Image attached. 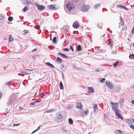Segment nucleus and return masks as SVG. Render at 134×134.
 <instances>
[{
	"instance_id": "nucleus-10",
	"label": "nucleus",
	"mask_w": 134,
	"mask_h": 134,
	"mask_svg": "<svg viewBox=\"0 0 134 134\" xmlns=\"http://www.w3.org/2000/svg\"><path fill=\"white\" fill-rule=\"evenodd\" d=\"M38 10L39 11H41L45 8L44 6L42 5H38L37 6Z\"/></svg>"
},
{
	"instance_id": "nucleus-22",
	"label": "nucleus",
	"mask_w": 134,
	"mask_h": 134,
	"mask_svg": "<svg viewBox=\"0 0 134 134\" xmlns=\"http://www.w3.org/2000/svg\"><path fill=\"white\" fill-rule=\"evenodd\" d=\"M60 89L62 90L63 88V87L62 83V82H60Z\"/></svg>"
},
{
	"instance_id": "nucleus-4",
	"label": "nucleus",
	"mask_w": 134,
	"mask_h": 134,
	"mask_svg": "<svg viewBox=\"0 0 134 134\" xmlns=\"http://www.w3.org/2000/svg\"><path fill=\"white\" fill-rule=\"evenodd\" d=\"M67 7L69 10L70 11L74 7V5L70 2H69L66 5Z\"/></svg>"
},
{
	"instance_id": "nucleus-36",
	"label": "nucleus",
	"mask_w": 134,
	"mask_h": 134,
	"mask_svg": "<svg viewBox=\"0 0 134 134\" xmlns=\"http://www.w3.org/2000/svg\"><path fill=\"white\" fill-rule=\"evenodd\" d=\"M8 20L9 21H12L13 19V18L12 17L10 16L8 18Z\"/></svg>"
},
{
	"instance_id": "nucleus-14",
	"label": "nucleus",
	"mask_w": 134,
	"mask_h": 134,
	"mask_svg": "<svg viewBox=\"0 0 134 134\" xmlns=\"http://www.w3.org/2000/svg\"><path fill=\"white\" fill-rule=\"evenodd\" d=\"M56 61L59 63H61L62 61V59L60 58L59 57H58L56 59Z\"/></svg>"
},
{
	"instance_id": "nucleus-16",
	"label": "nucleus",
	"mask_w": 134,
	"mask_h": 134,
	"mask_svg": "<svg viewBox=\"0 0 134 134\" xmlns=\"http://www.w3.org/2000/svg\"><path fill=\"white\" fill-rule=\"evenodd\" d=\"M94 111H96L98 110V108L97 105L96 104H94Z\"/></svg>"
},
{
	"instance_id": "nucleus-54",
	"label": "nucleus",
	"mask_w": 134,
	"mask_h": 134,
	"mask_svg": "<svg viewBox=\"0 0 134 134\" xmlns=\"http://www.w3.org/2000/svg\"><path fill=\"white\" fill-rule=\"evenodd\" d=\"M41 101V100H38L37 102H40Z\"/></svg>"
},
{
	"instance_id": "nucleus-43",
	"label": "nucleus",
	"mask_w": 134,
	"mask_h": 134,
	"mask_svg": "<svg viewBox=\"0 0 134 134\" xmlns=\"http://www.w3.org/2000/svg\"><path fill=\"white\" fill-rule=\"evenodd\" d=\"M69 49L67 48H65V49H63V50L64 51H68L69 50Z\"/></svg>"
},
{
	"instance_id": "nucleus-45",
	"label": "nucleus",
	"mask_w": 134,
	"mask_h": 134,
	"mask_svg": "<svg viewBox=\"0 0 134 134\" xmlns=\"http://www.w3.org/2000/svg\"><path fill=\"white\" fill-rule=\"evenodd\" d=\"M24 32H25V33H27L29 32V31L26 30H24Z\"/></svg>"
},
{
	"instance_id": "nucleus-1",
	"label": "nucleus",
	"mask_w": 134,
	"mask_h": 134,
	"mask_svg": "<svg viewBox=\"0 0 134 134\" xmlns=\"http://www.w3.org/2000/svg\"><path fill=\"white\" fill-rule=\"evenodd\" d=\"M47 7L49 10H56L59 8V7L56 4H52L47 5Z\"/></svg>"
},
{
	"instance_id": "nucleus-51",
	"label": "nucleus",
	"mask_w": 134,
	"mask_h": 134,
	"mask_svg": "<svg viewBox=\"0 0 134 134\" xmlns=\"http://www.w3.org/2000/svg\"><path fill=\"white\" fill-rule=\"evenodd\" d=\"M132 120L133 122L134 123V119L133 118L132 119Z\"/></svg>"
},
{
	"instance_id": "nucleus-11",
	"label": "nucleus",
	"mask_w": 134,
	"mask_h": 134,
	"mask_svg": "<svg viewBox=\"0 0 134 134\" xmlns=\"http://www.w3.org/2000/svg\"><path fill=\"white\" fill-rule=\"evenodd\" d=\"M120 22L119 23V24L121 26L124 25V21L121 16L120 17Z\"/></svg>"
},
{
	"instance_id": "nucleus-49",
	"label": "nucleus",
	"mask_w": 134,
	"mask_h": 134,
	"mask_svg": "<svg viewBox=\"0 0 134 134\" xmlns=\"http://www.w3.org/2000/svg\"><path fill=\"white\" fill-rule=\"evenodd\" d=\"M37 50V49L35 48V49H34L33 50H32V52H34L35 51H36Z\"/></svg>"
},
{
	"instance_id": "nucleus-46",
	"label": "nucleus",
	"mask_w": 134,
	"mask_h": 134,
	"mask_svg": "<svg viewBox=\"0 0 134 134\" xmlns=\"http://www.w3.org/2000/svg\"><path fill=\"white\" fill-rule=\"evenodd\" d=\"M12 82V81H10L9 82H6V83L5 84L6 85H7V84H9L10 83H11Z\"/></svg>"
},
{
	"instance_id": "nucleus-9",
	"label": "nucleus",
	"mask_w": 134,
	"mask_h": 134,
	"mask_svg": "<svg viewBox=\"0 0 134 134\" xmlns=\"http://www.w3.org/2000/svg\"><path fill=\"white\" fill-rule=\"evenodd\" d=\"M88 93H93L94 92V89L92 87H88Z\"/></svg>"
},
{
	"instance_id": "nucleus-32",
	"label": "nucleus",
	"mask_w": 134,
	"mask_h": 134,
	"mask_svg": "<svg viewBox=\"0 0 134 134\" xmlns=\"http://www.w3.org/2000/svg\"><path fill=\"white\" fill-rule=\"evenodd\" d=\"M109 44L110 46L112 47V42L113 41L111 39H110L109 40Z\"/></svg>"
},
{
	"instance_id": "nucleus-27",
	"label": "nucleus",
	"mask_w": 134,
	"mask_h": 134,
	"mask_svg": "<svg viewBox=\"0 0 134 134\" xmlns=\"http://www.w3.org/2000/svg\"><path fill=\"white\" fill-rule=\"evenodd\" d=\"M28 9V8L27 7H25L23 9V12H25L27 11Z\"/></svg>"
},
{
	"instance_id": "nucleus-33",
	"label": "nucleus",
	"mask_w": 134,
	"mask_h": 134,
	"mask_svg": "<svg viewBox=\"0 0 134 134\" xmlns=\"http://www.w3.org/2000/svg\"><path fill=\"white\" fill-rule=\"evenodd\" d=\"M116 115L118 116V117L119 118H121V119H123L122 115L121 114H120L119 113H118V114Z\"/></svg>"
},
{
	"instance_id": "nucleus-3",
	"label": "nucleus",
	"mask_w": 134,
	"mask_h": 134,
	"mask_svg": "<svg viewBox=\"0 0 134 134\" xmlns=\"http://www.w3.org/2000/svg\"><path fill=\"white\" fill-rule=\"evenodd\" d=\"M106 84L107 86L110 89H112L113 88V84L109 81H107Z\"/></svg>"
},
{
	"instance_id": "nucleus-13",
	"label": "nucleus",
	"mask_w": 134,
	"mask_h": 134,
	"mask_svg": "<svg viewBox=\"0 0 134 134\" xmlns=\"http://www.w3.org/2000/svg\"><path fill=\"white\" fill-rule=\"evenodd\" d=\"M88 110H87L86 111H85L84 113L83 112H82L81 116L82 117L83 116H84V115L83 114H84L86 115H87L88 114Z\"/></svg>"
},
{
	"instance_id": "nucleus-7",
	"label": "nucleus",
	"mask_w": 134,
	"mask_h": 134,
	"mask_svg": "<svg viewBox=\"0 0 134 134\" xmlns=\"http://www.w3.org/2000/svg\"><path fill=\"white\" fill-rule=\"evenodd\" d=\"M73 26L74 28H77L79 26V22L75 21L73 24Z\"/></svg>"
},
{
	"instance_id": "nucleus-29",
	"label": "nucleus",
	"mask_w": 134,
	"mask_h": 134,
	"mask_svg": "<svg viewBox=\"0 0 134 134\" xmlns=\"http://www.w3.org/2000/svg\"><path fill=\"white\" fill-rule=\"evenodd\" d=\"M122 132L120 130H118L116 131V133L117 134H121Z\"/></svg>"
},
{
	"instance_id": "nucleus-26",
	"label": "nucleus",
	"mask_w": 134,
	"mask_h": 134,
	"mask_svg": "<svg viewBox=\"0 0 134 134\" xmlns=\"http://www.w3.org/2000/svg\"><path fill=\"white\" fill-rule=\"evenodd\" d=\"M52 41V42L53 43H55L56 42V37H55L53 38Z\"/></svg>"
},
{
	"instance_id": "nucleus-42",
	"label": "nucleus",
	"mask_w": 134,
	"mask_h": 134,
	"mask_svg": "<svg viewBox=\"0 0 134 134\" xmlns=\"http://www.w3.org/2000/svg\"><path fill=\"white\" fill-rule=\"evenodd\" d=\"M70 49L72 51H74V48L71 46V45H70Z\"/></svg>"
},
{
	"instance_id": "nucleus-30",
	"label": "nucleus",
	"mask_w": 134,
	"mask_h": 134,
	"mask_svg": "<svg viewBox=\"0 0 134 134\" xmlns=\"http://www.w3.org/2000/svg\"><path fill=\"white\" fill-rule=\"evenodd\" d=\"M100 6V4H97L95 5L94 6V8H98Z\"/></svg>"
},
{
	"instance_id": "nucleus-6",
	"label": "nucleus",
	"mask_w": 134,
	"mask_h": 134,
	"mask_svg": "<svg viewBox=\"0 0 134 134\" xmlns=\"http://www.w3.org/2000/svg\"><path fill=\"white\" fill-rule=\"evenodd\" d=\"M76 107L77 108L81 109L83 108V106L81 102L79 103L76 104Z\"/></svg>"
},
{
	"instance_id": "nucleus-44",
	"label": "nucleus",
	"mask_w": 134,
	"mask_h": 134,
	"mask_svg": "<svg viewBox=\"0 0 134 134\" xmlns=\"http://www.w3.org/2000/svg\"><path fill=\"white\" fill-rule=\"evenodd\" d=\"M35 102H31L30 103L31 105H33L35 104Z\"/></svg>"
},
{
	"instance_id": "nucleus-37",
	"label": "nucleus",
	"mask_w": 134,
	"mask_h": 134,
	"mask_svg": "<svg viewBox=\"0 0 134 134\" xmlns=\"http://www.w3.org/2000/svg\"><path fill=\"white\" fill-rule=\"evenodd\" d=\"M105 80V78H101L100 79V82H103V81H104Z\"/></svg>"
},
{
	"instance_id": "nucleus-34",
	"label": "nucleus",
	"mask_w": 134,
	"mask_h": 134,
	"mask_svg": "<svg viewBox=\"0 0 134 134\" xmlns=\"http://www.w3.org/2000/svg\"><path fill=\"white\" fill-rule=\"evenodd\" d=\"M120 91V90L119 88H116L115 90V92L116 93L119 92Z\"/></svg>"
},
{
	"instance_id": "nucleus-5",
	"label": "nucleus",
	"mask_w": 134,
	"mask_h": 134,
	"mask_svg": "<svg viewBox=\"0 0 134 134\" xmlns=\"http://www.w3.org/2000/svg\"><path fill=\"white\" fill-rule=\"evenodd\" d=\"M90 7L89 5H83L82 7V10L84 12L87 11Z\"/></svg>"
},
{
	"instance_id": "nucleus-41",
	"label": "nucleus",
	"mask_w": 134,
	"mask_h": 134,
	"mask_svg": "<svg viewBox=\"0 0 134 134\" xmlns=\"http://www.w3.org/2000/svg\"><path fill=\"white\" fill-rule=\"evenodd\" d=\"M20 124H14L13 125V127H14L15 126H19V125H20Z\"/></svg>"
},
{
	"instance_id": "nucleus-19",
	"label": "nucleus",
	"mask_w": 134,
	"mask_h": 134,
	"mask_svg": "<svg viewBox=\"0 0 134 134\" xmlns=\"http://www.w3.org/2000/svg\"><path fill=\"white\" fill-rule=\"evenodd\" d=\"M54 109H51L50 110H48L46 111L45 112V113H51L53 111H54Z\"/></svg>"
},
{
	"instance_id": "nucleus-52",
	"label": "nucleus",
	"mask_w": 134,
	"mask_h": 134,
	"mask_svg": "<svg viewBox=\"0 0 134 134\" xmlns=\"http://www.w3.org/2000/svg\"><path fill=\"white\" fill-rule=\"evenodd\" d=\"M25 70H30V71H32V70H30V69H25Z\"/></svg>"
},
{
	"instance_id": "nucleus-39",
	"label": "nucleus",
	"mask_w": 134,
	"mask_h": 134,
	"mask_svg": "<svg viewBox=\"0 0 134 134\" xmlns=\"http://www.w3.org/2000/svg\"><path fill=\"white\" fill-rule=\"evenodd\" d=\"M114 110L115 112V113L116 115L118 114V113H119V111L118 110L116 109V110Z\"/></svg>"
},
{
	"instance_id": "nucleus-31",
	"label": "nucleus",
	"mask_w": 134,
	"mask_h": 134,
	"mask_svg": "<svg viewBox=\"0 0 134 134\" xmlns=\"http://www.w3.org/2000/svg\"><path fill=\"white\" fill-rule=\"evenodd\" d=\"M40 126H40L38 127L37 129L36 130H35V131H33L32 132V134L33 133H34L35 132H36L38 130H39L40 129Z\"/></svg>"
},
{
	"instance_id": "nucleus-21",
	"label": "nucleus",
	"mask_w": 134,
	"mask_h": 134,
	"mask_svg": "<svg viewBox=\"0 0 134 134\" xmlns=\"http://www.w3.org/2000/svg\"><path fill=\"white\" fill-rule=\"evenodd\" d=\"M69 123L70 124H72L73 123V121L71 118H69L68 119Z\"/></svg>"
},
{
	"instance_id": "nucleus-8",
	"label": "nucleus",
	"mask_w": 134,
	"mask_h": 134,
	"mask_svg": "<svg viewBox=\"0 0 134 134\" xmlns=\"http://www.w3.org/2000/svg\"><path fill=\"white\" fill-rule=\"evenodd\" d=\"M57 117L58 119H61L62 117V114L60 112H58L56 114Z\"/></svg>"
},
{
	"instance_id": "nucleus-15",
	"label": "nucleus",
	"mask_w": 134,
	"mask_h": 134,
	"mask_svg": "<svg viewBox=\"0 0 134 134\" xmlns=\"http://www.w3.org/2000/svg\"><path fill=\"white\" fill-rule=\"evenodd\" d=\"M76 49L78 51H80L82 50V48L80 45L77 46L76 48Z\"/></svg>"
},
{
	"instance_id": "nucleus-25",
	"label": "nucleus",
	"mask_w": 134,
	"mask_h": 134,
	"mask_svg": "<svg viewBox=\"0 0 134 134\" xmlns=\"http://www.w3.org/2000/svg\"><path fill=\"white\" fill-rule=\"evenodd\" d=\"M9 41L10 42L12 41L13 40L14 38L13 37H12V35H10L9 36Z\"/></svg>"
},
{
	"instance_id": "nucleus-20",
	"label": "nucleus",
	"mask_w": 134,
	"mask_h": 134,
	"mask_svg": "<svg viewBox=\"0 0 134 134\" xmlns=\"http://www.w3.org/2000/svg\"><path fill=\"white\" fill-rule=\"evenodd\" d=\"M117 7H121V8H123L127 10H128L127 9V8L125 6L119 5L118 6H117Z\"/></svg>"
},
{
	"instance_id": "nucleus-12",
	"label": "nucleus",
	"mask_w": 134,
	"mask_h": 134,
	"mask_svg": "<svg viewBox=\"0 0 134 134\" xmlns=\"http://www.w3.org/2000/svg\"><path fill=\"white\" fill-rule=\"evenodd\" d=\"M58 54L60 55L63 58H68V57L66 56L64 54H63L61 53L60 52H59L58 53Z\"/></svg>"
},
{
	"instance_id": "nucleus-38",
	"label": "nucleus",
	"mask_w": 134,
	"mask_h": 134,
	"mask_svg": "<svg viewBox=\"0 0 134 134\" xmlns=\"http://www.w3.org/2000/svg\"><path fill=\"white\" fill-rule=\"evenodd\" d=\"M45 93L44 92H42L41 94V96L42 97V96H45Z\"/></svg>"
},
{
	"instance_id": "nucleus-50",
	"label": "nucleus",
	"mask_w": 134,
	"mask_h": 134,
	"mask_svg": "<svg viewBox=\"0 0 134 134\" xmlns=\"http://www.w3.org/2000/svg\"><path fill=\"white\" fill-rule=\"evenodd\" d=\"M78 0H72L73 2H77Z\"/></svg>"
},
{
	"instance_id": "nucleus-24",
	"label": "nucleus",
	"mask_w": 134,
	"mask_h": 134,
	"mask_svg": "<svg viewBox=\"0 0 134 134\" xmlns=\"http://www.w3.org/2000/svg\"><path fill=\"white\" fill-rule=\"evenodd\" d=\"M62 130L64 132H66L67 131L66 127L64 126H63L62 127Z\"/></svg>"
},
{
	"instance_id": "nucleus-35",
	"label": "nucleus",
	"mask_w": 134,
	"mask_h": 134,
	"mask_svg": "<svg viewBox=\"0 0 134 134\" xmlns=\"http://www.w3.org/2000/svg\"><path fill=\"white\" fill-rule=\"evenodd\" d=\"M34 28L38 30L40 28V27L38 26L35 25L34 26Z\"/></svg>"
},
{
	"instance_id": "nucleus-18",
	"label": "nucleus",
	"mask_w": 134,
	"mask_h": 134,
	"mask_svg": "<svg viewBox=\"0 0 134 134\" xmlns=\"http://www.w3.org/2000/svg\"><path fill=\"white\" fill-rule=\"evenodd\" d=\"M125 121L128 124H131V121L130 119H127Z\"/></svg>"
},
{
	"instance_id": "nucleus-53",
	"label": "nucleus",
	"mask_w": 134,
	"mask_h": 134,
	"mask_svg": "<svg viewBox=\"0 0 134 134\" xmlns=\"http://www.w3.org/2000/svg\"><path fill=\"white\" fill-rule=\"evenodd\" d=\"M96 71H97V72H99V70H96Z\"/></svg>"
},
{
	"instance_id": "nucleus-2",
	"label": "nucleus",
	"mask_w": 134,
	"mask_h": 134,
	"mask_svg": "<svg viewBox=\"0 0 134 134\" xmlns=\"http://www.w3.org/2000/svg\"><path fill=\"white\" fill-rule=\"evenodd\" d=\"M110 103L111 104V107L114 110H116L117 109V107L118 105V103H115L111 102Z\"/></svg>"
},
{
	"instance_id": "nucleus-47",
	"label": "nucleus",
	"mask_w": 134,
	"mask_h": 134,
	"mask_svg": "<svg viewBox=\"0 0 134 134\" xmlns=\"http://www.w3.org/2000/svg\"><path fill=\"white\" fill-rule=\"evenodd\" d=\"M130 127L131 128L134 130V126L133 125H131L130 126Z\"/></svg>"
},
{
	"instance_id": "nucleus-23",
	"label": "nucleus",
	"mask_w": 134,
	"mask_h": 134,
	"mask_svg": "<svg viewBox=\"0 0 134 134\" xmlns=\"http://www.w3.org/2000/svg\"><path fill=\"white\" fill-rule=\"evenodd\" d=\"M129 57L130 59H134V54H130L129 55Z\"/></svg>"
},
{
	"instance_id": "nucleus-56",
	"label": "nucleus",
	"mask_w": 134,
	"mask_h": 134,
	"mask_svg": "<svg viewBox=\"0 0 134 134\" xmlns=\"http://www.w3.org/2000/svg\"><path fill=\"white\" fill-rule=\"evenodd\" d=\"M0 17H1V16H0Z\"/></svg>"
},
{
	"instance_id": "nucleus-40",
	"label": "nucleus",
	"mask_w": 134,
	"mask_h": 134,
	"mask_svg": "<svg viewBox=\"0 0 134 134\" xmlns=\"http://www.w3.org/2000/svg\"><path fill=\"white\" fill-rule=\"evenodd\" d=\"M131 33L132 34H134V26L133 27L132 31Z\"/></svg>"
},
{
	"instance_id": "nucleus-48",
	"label": "nucleus",
	"mask_w": 134,
	"mask_h": 134,
	"mask_svg": "<svg viewBox=\"0 0 134 134\" xmlns=\"http://www.w3.org/2000/svg\"><path fill=\"white\" fill-rule=\"evenodd\" d=\"M19 110H23L24 109V108L23 107H19Z\"/></svg>"
},
{
	"instance_id": "nucleus-17",
	"label": "nucleus",
	"mask_w": 134,
	"mask_h": 134,
	"mask_svg": "<svg viewBox=\"0 0 134 134\" xmlns=\"http://www.w3.org/2000/svg\"><path fill=\"white\" fill-rule=\"evenodd\" d=\"M46 64L52 68H54V66L53 65L51 64V63L49 62H48L46 63Z\"/></svg>"
},
{
	"instance_id": "nucleus-28",
	"label": "nucleus",
	"mask_w": 134,
	"mask_h": 134,
	"mask_svg": "<svg viewBox=\"0 0 134 134\" xmlns=\"http://www.w3.org/2000/svg\"><path fill=\"white\" fill-rule=\"evenodd\" d=\"M119 62L118 61L116 62L115 63L113 64V66L114 67L116 66L119 63Z\"/></svg>"
},
{
	"instance_id": "nucleus-55",
	"label": "nucleus",
	"mask_w": 134,
	"mask_h": 134,
	"mask_svg": "<svg viewBox=\"0 0 134 134\" xmlns=\"http://www.w3.org/2000/svg\"><path fill=\"white\" fill-rule=\"evenodd\" d=\"M32 58H34L33 57H32Z\"/></svg>"
}]
</instances>
